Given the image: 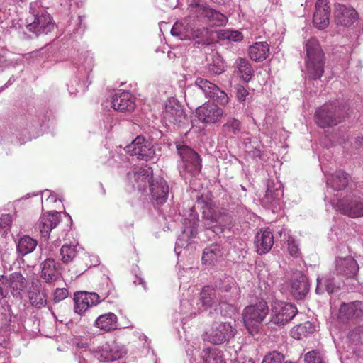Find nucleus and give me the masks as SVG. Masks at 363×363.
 I'll return each instance as SVG.
<instances>
[{
    "instance_id": "1",
    "label": "nucleus",
    "mask_w": 363,
    "mask_h": 363,
    "mask_svg": "<svg viewBox=\"0 0 363 363\" xmlns=\"http://www.w3.org/2000/svg\"><path fill=\"white\" fill-rule=\"evenodd\" d=\"M194 85L203 93L206 98L213 101L206 102L196 108V113L199 120L205 123L218 122L223 115V110L215 102L222 106L226 105L229 102L228 94L215 84L201 77L196 79Z\"/></svg>"
},
{
    "instance_id": "2",
    "label": "nucleus",
    "mask_w": 363,
    "mask_h": 363,
    "mask_svg": "<svg viewBox=\"0 0 363 363\" xmlns=\"http://www.w3.org/2000/svg\"><path fill=\"white\" fill-rule=\"evenodd\" d=\"M26 21L27 29L36 35L48 34L55 27L52 18L47 12V7L41 0L30 4L29 16Z\"/></svg>"
},
{
    "instance_id": "3",
    "label": "nucleus",
    "mask_w": 363,
    "mask_h": 363,
    "mask_svg": "<svg viewBox=\"0 0 363 363\" xmlns=\"http://www.w3.org/2000/svg\"><path fill=\"white\" fill-rule=\"evenodd\" d=\"M306 59L305 66L306 74L311 79H320L324 72L325 58L318 40L311 38L305 45Z\"/></svg>"
},
{
    "instance_id": "4",
    "label": "nucleus",
    "mask_w": 363,
    "mask_h": 363,
    "mask_svg": "<svg viewBox=\"0 0 363 363\" xmlns=\"http://www.w3.org/2000/svg\"><path fill=\"white\" fill-rule=\"evenodd\" d=\"M177 153L181 159L179 173L182 176L196 177L201 171V159L199 154L189 146L176 142Z\"/></svg>"
},
{
    "instance_id": "5",
    "label": "nucleus",
    "mask_w": 363,
    "mask_h": 363,
    "mask_svg": "<svg viewBox=\"0 0 363 363\" xmlns=\"http://www.w3.org/2000/svg\"><path fill=\"white\" fill-rule=\"evenodd\" d=\"M345 109L339 101L326 103L315 111V122L322 128L336 125L343 118Z\"/></svg>"
},
{
    "instance_id": "6",
    "label": "nucleus",
    "mask_w": 363,
    "mask_h": 363,
    "mask_svg": "<svg viewBox=\"0 0 363 363\" xmlns=\"http://www.w3.org/2000/svg\"><path fill=\"white\" fill-rule=\"evenodd\" d=\"M162 123L169 129L182 128L188 123L184 106L174 98L165 103L162 112Z\"/></svg>"
},
{
    "instance_id": "7",
    "label": "nucleus",
    "mask_w": 363,
    "mask_h": 363,
    "mask_svg": "<svg viewBox=\"0 0 363 363\" xmlns=\"http://www.w3.org/2000/svg\"><path fill=\"white\" fill-rule=\"evenodd\" d=\"M330 203L341 213L352 218L363 216V199L352 193L347 194L343 198L330 199Z\"/></svg>"
},
{
    "instance_id": "8",
    "label": "nucleus",
    "mask_w": 363,
    "mask_h": 363,
    "mask_svg": "<svg viewBox=\"0 0 363 363\" xmlns=\"http://www.w3.org/2000/svg\"><path fill=\"white\" fill-rule=\"evenodd\" d=\"M268 314V305L263 300L245 307L242 312V319L248 331L252 333L257 330Z\"/></svg>"
},
{
    "instance_id": "9",
    "label": "nucleus",
    "mask_w": 363,
    "mask_h": 363,
    "mask_svg": "<svg viewBox=\"0 0 363 363\" xmlns=\"http://www.w3.org/2000/svg\"><path fill=\"white\" fill-rule=\"evenodd\" d=\"M235 334V329L227 322H215L203 335V341L213 345H221L230 341Z\"/></svg>"
},
{
    "instance_id": "10",
    "label": "nucleus",
    "mask_w": 363,
    "mask_h": 363,
    "mask_svg": "<svg viewBox=\"0 0 363 363\" xmlns=\"http://www.w3.org/2000/svg\"><path fill=\"white\" fill-rule=\"evenodd\" d=\"M297 313L296 307L291 303L274 300L271 304L269 324L281 326L291 321Z\"/></svg>"
},
{
    "instance_id": "11",
    "label": "nucleus",
    "mask_w": 363,
    "mask_h": 363,
    "mask_svg": "<svg viewBox=\"0 0 363 363\" xmlns=\"http://www.w3.org/2000/svg\"><path fill=\"white\" fill-rule=\"evenodd\" d=\"M125 153L136 156L138 160L148 161L154 157L155 148L152 142L143 135H138L123 149Z\"/></svg>"
},
{
    "instance_id": "12",
    "label": "nucleus",
    "mask_w": 363,
    "mask_h": 363,
    "mask_svg": "<svg viewBox=\"0 0 363 363\" xmlns=\"http://www.w3.org/2000/svg\"><path fill=\"white\" fill-rule=\"evenodd\" d=\"M126 354L124 346L116 341L105 342L99 346L94 352V355L101 362H114Z\"/></svg>"
},
{
    "instance_id": "13",
    "label": "nucleus",
    "mask_w": 363,
    "mask_h": 363,
    "mask_svg": "<svg viewBox=\"0 0 363 363\" xmlns=\"http://www.w3.org/2000/svg\"><path fill=\"white\" fill-rule=\"evenodd\" d=\"M108 296V294L106 293H101L99 295L95 292L77 291L74 296V312L79 315H82L89 308L97 305Z\"/></svg>"
},
{
    "instance_id": "14",
    "label": "nucleus",
    "mask_w": 363,
    "mask_h": 363,
    "mask_svg": "<svg viewBox=\"0 0 363 363\" xmlns=\"http://www.w3.org/2000/svg\"><path fill=\"white\" fill-rule=\"evenodd\" d=\"M348 174L341 170L336 171L327 177V191L325 194V200H328L330 203V199L339 198L342 196V190L345 189L348 184Z\"/></svg>"
},
{
    "instance_id": "15",
    "label": "nucleus",
    "mask_w": 363,
    "mask_h": 363,
    "mask_svg": "<svg viewBox=\"0 0 363 363\" xmlns=\"http://www.w3.org/2000/svg\"><path fill=\"white\" fill-rule=\"evenodd\" d=\"M152 179V170L147 165L136 167L127 174V182L133 189L142 191L146 189Z\"/></svg>"
},
{
    "instance_id": "16",
    "label": "nucleus",
    "mask_w": 363,
    "mask_h": 363,
    "mask_svg": "<svg viewBox=\"0 0 363 363\" xmlns=\"http://www.w3.org/2000/svg\"><path fill=\"white\" fill-rule=\"evenodd\" d=\"M93 65L92 57L88 55L84 58L83 62H80V65L77 67V74L79 81L81 82L77 84L78 88L73 87L72 82L71 84L68 85V91L71 95L79 91L84 92L86 91L89 84L91 83V82L88 83V79L92 71Z\"/></svg>"
},
{
    "instance_id": "17",
    "label": "nucleus",
    "mask_w": 363,
    "mask_h": 363,
    "mask_svg": "<svg viewBox=\"0 0 363 363\" xmlns=\"http://www.w3.org/2000/svg\"><path fill=\"white\" fill-rule=\"evenodd\" d=\"M357 262L352 257H337L335 261V272L337 274L346 277L354 278L359 272Z\"/></svg>"
},
{
    "instance_id": "18",
    "label": "nucleus",
    "mask_w": 363,
    "mask_h": 363,
    "mask_svg": "<svg viewBox=\"0 0 363 363\" xmlns=\"http://www.w3.org/2000/svg\"><path fill=\"white\" fill-rule=\"evenodd\" d=\"M152 201L155 204L162 205L168 199L169 186L167 182L161 177H155L149 183Z\"/></svg>"
},
{
    "instance_id": "19",
    "label": "nucleus",
    "mask_w": 363,
    "mask_h": 363,
    "mask_svg": "<svg viewBox=\"0 0 363 363\" xmlns=\"http://www.w3.org/2000/svg\"><path fill=\"white\" fill-rule=\"evenodd\" d=\"M203 217L205 220L204 226L211 232L218 235L223 232V228L218 225L221 219V215L211 203H206L203 207Z\"/></svg>"
},
{
    "instance_id": "20",
    "label": "nucleus",
    "mask_w": 363,
    "mask_h": 363,
    "mask_svg": "<svg viewBox=\"0 0 363 363\" xmlns=\"http://www.w3.org/2000/svg\"><path fill=\"white\" fill-rule=\"evenodd\" d=\"M60 213L57 211L44 213L36 224L35 228L38 230L42 238L47 240L50 237L51 230L56 228L60 223Z\"/></svg>"
},
{
    "instance_id": "21",
    "label": "nucleus",
    "mask_w": 363,
    "mask_h": 363,
    "mask_svg": "<svg viewBox=\"0 0 363 363\" xmlns=\"http://www.w3.org/2000/svg\"><path fill=\"white\" fill-rule=\"evenodd\" d=\"M309 284L306 276L301 272L294 274L290 281V291L296 300L303 299L309 292Z\"/></svg>"
},
{
    "instance_id": "22",
    "label": "nucleus",
    "mask_w": 363,
    "mask_h": 363,
    "mask_svg": "<svg viewBox=\"0 0 363 363\" xmlns=\"http://www.w3.org/2000/svg\"><path fill=\"white\" fill-rule=\"evenodd\" d=\"M330 16V7L328 1L317 0L313 18L314 26L320 30L325 29L329 25Z\"/></svg>"
},
{
    "instance_id": "23",
    "label": "nucleus",
    "mask_w": 363,
    "mask_h": 363,
    "mask_svg": "<svg viewBox=\"0 0 363 363\" xmlns=\"http://www.w3.org/2000/svg\"><path fill=\"white\" fill-rule=\"evenodd\" d=\"M27 296L29 303L35 308L40 309L47 304L46 291L38 281L32 283L28 289Z\"/></svg>"
},
{
    "instance_id": "24",
    "label": "nucleus",
    "mask_w": 363,
    "mask_h": 363,
    "mask_svg": "<svg viewBox=\"0 0 363 363\" xmlns=\"http://www.w3.org/2000/svg\"><path fill=\"white\" fill-rule=\"evenodd\" d=\"M111 104L113 109L118 111L131 112L135 107L132 94L128 91H121V90L114 94Z\"/></svg>"
},
{
    "instance_id": "25",
    "label": "nucleus",
    "mask_w": 363,
    "mask_h": 363,
    "mask_svg": "<svg viewBox=\"0 0 363 363\" xmlns=\"http://www.w3.org/2000/svg\"><path fill=\"white\" fill-rule=\"evenodd\" d=\"M357 16L356 11L343 4H337L335 8V21L337 25L350 26L355 21Z\"/></svg>"
},
{
    "instance_id": "26",
    "label": "nucleus",
    "mask_w": 363,
    "mask_h": 363,
    "mask_svg": "<svg viewBox=\"0 0 363 363\" xmlns=\"http://www.w3.org/2000/svg\"><path fill=\"white\" fill-rule=\"evenodd\" d=\"M191 16L198 22L207 24L215 9L200 0H194L189 7Z\"/></svg>"
},
{
    "instance_id": "27",
    "label": "nucleus",
    "mask_w": 363,
    "mask_h": 363,
    "mask_svg": "<svg viewBox=\"0 0 363 363\" xmlns=\"http://www.w3.org/2000/svg\"><path fill=\"white\" fill-rule=\"evenodd\" d=\"M274 244V236L269 228L259 230L255 237L257 252L259 255L267 253Z\"/></svg>"
},
{
    "instance_id": "28",
    "label": "nucleus",
    "mask_w": 363,
    "mask_h": 363,
    "mask_svg": "<svg viewBox=\"0 0 363 363\" xmlns=\"http://www.w3.org/2000/svg\"><path fill=\"white\" fill-rule=\"evenodd\" d=\"M10 288V292L14 298H21L22 292L27 286L26 278L19 272L6 275Z\"/></svg>"
},
{
    "instance_id": "29",
    "label": "nucleus",
    "mask_w": 363,
    "mask_h": 363,
    "mask_svg": "<svg viewBox=\"0 0 363 363\" xmlns=\"http://www.w3.org/2000/svg\"><path fill=\"white\" fill-rule=\"evenodd\" d=\"M362 315V303L359 301L342 303L339 310L338 318L342 322L359 318Z\"/></svg>"
},
{
    "instance_id": "30",
    "label": "nucleus",
    "mask_w": 363,
    "mask_h": 363,
    "mask_svg": "<svg viewBox=\"0 0 363 363\" xmlns=\"http://www.w3.org/2000/svg\"><path fill=\"white\" fill-rule=\"evenodd\" d=\"M40 277L48 284H53L61 279V274L56 269L54 259L47 258L41 264Z\"/></svg>"
},
{
    "instance_id": "31",
    "label": "nucleus",
    "mask_w": 363,
    "mask_h": 363,
    "mask_svg": "<svg viewBox=\"0 0 363 363\" xmlns=\"http://www.w3.org/2000/svg\"><path fill=\"white\" fill-rule=\"evenodd\" d=\"M283 196V190L279 183L268 181L266 194L263 198V202L269 206H276Z\"/></svg>"
},
{
    "instance_id": "32",
    "label": "nucleus",
    "mask_w": 363,
    "mask_h": 363,
    "mask_svg": "<svg viewBox=\"0 0 363 363\" xmlns=\"http://www.w3.org/2000/svg\"><path fill=\"white\" fill-rule=\"evenodd\" d=\"M200 301L202 303V306L204 309L213 306V305L217 303H225L227 299L223 300L220 297L216 290V289L206 286L203 287V290L200 294Z\"/></svg>"
},
{
    "instance_id": "33",
    "label": "nucleus",
    "mask_w": 363,
    "mask_h": 363,
    "mask_svg": "<svg viewBox=\"0 0 363 363\" xmlns=\"http://www.w3.org/2000/svg\"><path fill=\"white\" fill-rule=\"evenodd\" d=\"M94 326L105 332L118 328V318L111 312L99 315L94 322Z\"/></svg>"
},
{
    "instance_id": "34",
    "label": "nucleus",
    "mask_w": 363,
    "mask_h": 363,
    "mask_svg": "<svg viewBox=\"0 0 363 363\" xmlns=\"http://www.w3.org/2000/svg\"><path fill=\"white\" fill-rule=\"evenodd\" d=\"M269 54V45L267 42H257L249 48V56L253 61L261 62Z\"/></svg>"
},
{
    "instance_id": "35",
    "label": "nucleus",
    "mask_w": 363,
    "mask_h": 363,
    "mask_svg": "<svg viewBox=\"0 0 363 363\" xmlns=\"http://www.w3.org/2000/svg\"><path fill=\"white\" fill-rule=\"evenodd\" d=\"M37 245L36 240L29 235H23L16 243V250L18 254L23 257L31 253L36 248Z\"/></svg>"
},
{
    "instance_id": "36",
    "label": "nucleus",
    "mask_w": 363,
    "mask_h": 363,
    "mask_svg": "<svg viewBox=\"0 0 363 363\" xmlns=\"http://www.w3.org/2000/svg\"><path fill=\"white\" fill-rule=\"evenodd\" d=\"M206 69L211 75H218L225 71L224 61L218 53L213 54L207 58Z\"/></svg>"
},
{
    "instance_id": "37",
    "label": "nucleus",
    "mask_w": 363,
    "mask_h": 363,
    "mask_svg": "<svg viewBox=\"0 0 363 363\" xmlns=\"http://www.w3.org/2000/svg\"><path fill=\"white\" fill-rule=\"evenodd\" d=\"M222 257L220 246L212 245L206 247L203 252L202 262L206 265H213Z\"/></svg>"
},
{
    "instance_id": "38",
    "label": "nucleus",
    "mask_w": 363,
    "mask_h": 363,
    "mask_svg": "<svg viewBox=\"0 0 363 363\" xmlns=\"http://www.w3.org/2000/svg\"><path fill=\"white\" fill-rule=\"evenodd\" d=\"M197 223L198 219H194L192 224L189 227H185L182 235L177 239L176 242V246L174 249L176 253H180V251H179V250L182 247H186L188 245V243L185 240V238H189V234L191 237L195 236L197 231Z\"/></svg>"
},
{
    "instance_id": "39",
    "label": "nucleus",
    "mask_w": 363,
    "mask_h": 363,
    "mask_svg": "<svg viewBox=\"0 0 363 363\" xmlns=\"http://www.w3.org/2000/svg\"><path fill=\"white\" fill-rule=\"evenodd\" d=\"M315 325L310 321H306L294 327L291 330V335L293 338L301 340L312 334L315 331Z\"/></svg>"
},
{
    "instance_id": "40",
    "label": "nucleus",
    "mask_w": 363,
    "mask_h": 363,
    "mask_svg": "<svg viewBox=\"0 0 363 363\" xmlns=\"http://www.w3.org/2000/svg\"><path fill=\"white\" fill-rule=\"evenodd\" d=\"M235 64L242 79L245 82H249L254 73V70L249 61L244 58H238Z\"/></svg>"
},
{
    "instance_id": "41",
    "label": "nucleus",
    "mask_w": 363,
    "mask_h": 363,
    "mask_svg": "<svg viewBox=\"0 0 363 363\" xmlns=\"http://www.w3.org/2000/svg\"><path fill=\"white\" fill-rule=\"evenodd\" d=\"M191 25L185 20L184 23L176 22L171 30L173 36L179 37L181 40H188L190 36V28Z\"/></svg>"
},
{
    "instance_id": "42",
    "label": "nucleus",
    "mask_w": 363,
    "mask_h": 363,
    "mask_svg": "<svg viewBox=\"0 0 363 363\" xmlns=\"http://www.w3.org/2000/svg\"><path fill=\"white\" fill-rule=\"evenodd\" d=\"M202 357L204 363H223L222 352L217 348H204Z\"/></svg>"
},
{
    "instance_id": "43",
    "label": "nucleus",
    "mask_w": 363,
    "mask_h": 363,
    "mask_svg": "<svg viewBox=\"0 0 363 363\" xmlns=\"http://www.w3.org/2000/svg\"><path fill=\"white\" fill-rule=\"evenodd\" d=\"M197 40L198 43L208 44V29L205 26L196 27L192 26L190 28V36L189 40Z\"/></svg>"
},
{
    "instance_id": "44",
    "label": "nucleus",
    "mask_w": 363,
    "mask_h": 363,
    "mask_svg": "<svg viewBox=\"0 0 363 363\" xmlns=\"http://www.w3.org/2000/svg\"><path fill=\"white\" fill-rule=\"evenodd\" d=\"M216 290L220 297H221L223 300L227 299V302H229L230 300L229 298L228 295H222L223 293H230L231 290L236 291V287L233 281L230 280L228 278H225L223 281H220V283L216 286Z\"/></svg>"
},
{
    "instance_id": "45",
    "label": "nucleus",
    "mask_w": 363,
    "mask_h": 363,
    "mask_svg": "<svg viewBox=\"0 0 363 363\" xmlns=\"http://www.w3.org/2000/svg\"><path fill=\"white\" fill-rule=\"evenodd\" d=\"M77 246L74 244H65L60 249L61 260L63 263L71 262L77 256Z\"/></svg>"
},
{
    "instance_id": "46",
    "label": "nucleus",
    "mask_w": 363,
    "mask_h": 363,
    "mask_svg": "<svg viewBox=\"0 0 363 363\" xmlns=\"http://www.w3.org/2000/svg\"><path fill=\"white\" fill-rule=\"evenodd\" d=\"M12 322L11 308L9 305L1 307L0 311V330H7Z\"/></svg>"
},
{
    "instance_id": "47",
    "label": "nucleus",
    "mask_w": 363,
    "mask_h": 363,
    "mask_svg": "<svg viewBox=\"0 0 363 363\" xmlns=\"http://www.w3.org/2000/svg\"><path fill=\"white\" fill-rule=\"evenodd\" d=\"M335 288V283L333 280L330 279H326L324 277L317 278V286L315 289V292L318 294H322L325 291L331 294L333 292Z\"/></svg>"
},
{
    "instance_id": "48",
    "label": "nucleus",
    "mask_w": 363,
    "mask_h": 363,
    "mask_svg": "<svg viewBox=\"0 0 363 363\" xmlns=\"http://www.w3.org/2000/svg\"><path fill=\"white\" fill-rule=\"evenodd\" d=\"M223 131L226 133H233L237 135L241 130V123L239 120L230 117L227 118L223 125Z\"/></svg>"
},
{
    "instance_id": "49",
    "label": "nucleus",
    "mask_w": 363,
    "mask_h": 363,
    "mask_svg": "<svg viewBox=\"0 0 363 363\" xmlns=\"http://www.w3.org/2000/svg\"><path fill=\"white\" fill-rule=\"evenodd\" d=\"M220 39L228 40L230 41L239 42L243 39V35L238 30H223L218 33Z\"/></svg>"
},
{
    "instance_id": "50",
    "label": "nucleus",
    "mask_w": 363,
    "mask_h": 363,
    "mask_svg": "<svg viewBox=\"0 0 363 363\" xmlns=\"http://www.w3.org/2000/svg\"><path fill=\"white\" fill-rule=\"evenodd\" d=\"M304 362L305 363H324V355L320 351L313 350L305 354Z\"/></svg>"
},
{
    "instance_id": "51",
    "label": "nucleus",
    "mask_w": 363,
    "mask_h": 363,
    "mask_svg": "<svg viewBox=\"0 0 363 363\" xmlns=\"http://www.w3.org/2000/svg\"><path fill=\"white\" fill-rule=\"evenodd\" d=\"M6 275H0V303L7 301L9 298L10 288Z\"/></svg>"
},
{
    "instance_id": "52",
    "label": "nucleus",
    "mask_w": 363,
    "mask_h": 363,
    "mask_svg": "<svg viewBox=\"0 0 363 363\" xmlns=\"http://www.w3.org/2000/svg\"><path fill=\"white\" fill-rule=\"evenodd\" d=\"M228 21V18L220 12L214 10L207 24L213 26H222L225 25Z\"/></svg>"
},
{
    "instance_id": "53",
    "label": "nucleus",
    "mask_w": 363,
    "mask_h": 363,
    "mask_svg": "<svg viewBox=\"0 0 363 363\" xmlns=\"http://www.w3.org/2000/svg\"><path fill=\"white\" fill-rule=\"evenodd\" d=\"M201 310L199 308L198 311H196L193 306L191 302H190L187 299H183L181 301V305H180V313L183 315H186V317H194L195 316L197 313Z\"/></svg>"
},
{
    "instance_id": "54",
    "label": "nucleus",
    "mask_w": 363,
    "mask_h": 363,
    "mask_svg": "<svg viewBox=\"0 0 363 363\" xmlns=\"http://www.w3.org/2000/svg\"><path fill=\"white\" fill-rule=\"evenodd\" d=\"M284 356L277 351H273L267 354L262 363H283Z\"/></svg>"
},
{
    "instance_id": "55",
    "label": "nucleus",
    "mask_w": 363,
    "mask_h": 363,
    "mask_svg": "<svg viewBox=\"0 0 363 363\" xmlns=\"http://www.w3.org/2000/svg\"><path fill=\"white\" fill-rule=\"evenodd\" d=\"M52 299L55 303H59L69 296V291L66 288H56L52 294Z\"/></svg>"
},
{
    "instance_id": "56",
    "label": "nucleus",
    "mask_w": 363,
    "mask_h": 363,
    "mask_svg": "<svg viewBox=\"0 0 363 363\" xmlns=\"http://www.w3.org/2000/svg\"><path fill=\"white\" fill-rule=\"evenodd\" d=\"M13 218L12 216L9 213H3L0 216V230H4L6 231L9 230Z\"/></svg>"
},
{
    "instance_id": "57",
    "label": "nucleus",
    "mask_w": 363,
    "mask_h": 363,
    "mask_svg": "<svg viewBox=\"0 0 363 363\" xmlns=\"http://www.w3.org/2000/svg\"><path fill=\"white\" fill-rule=\"evenodd\" d=\"M1 260L4 273H6V272L11 271L12 269L11 263L14 260V258L11 259L10 257V254L5 251L4 252L1 253Z\"/></svg>"
},
{
    "instance_id": "58",
    "label": "nucleus",
    "mask_w": 363,
    "mask_h": 363,
    "mask_svg": "<svg viewBox=\"0 0 363 363\" xmlns=\"http://www.w3.org/2000/svg\"><path fill=\"white\" fill-rule=\"evenodd\" d=\"M288 248L290 255L294 257H297L299 255V248L296 240L289 237L288 239Z\"/></svg>"
},
{
    "instance_id": "59",
    "label": "nucleus",
    "mask_w": 363,
    "mask_h": 363,
    "mask_svg": "<svg viewBox=\"0 0 363 363\" xmlns=\"http://www.w3.org/2000/svg\"><path fill=\"white\" fill-rule=\"evenodd\" d=\"M38 125H35L33 124L26 123V127H23V132L28 135V139L30 140L32 138H35L38 136V133L36 130H38Z\"/></svg>"
},
{
    "instance_id": "60",
    "label": "nucleus",
    "mask_w": 363,
    "mask_h": 363,
    "mask_svg": "<svg viewBox=\"0 0 363 363\" xmlns=\"http://www.w3.org/2000/svg\"><path fill=\"white\" fill-rule=\"evenodd\" d=\"M248 95V91L243 86L239 85L237 86L236 97L240 102H244Z\"/></svg>"
},
{
    "instance_id": "61",
    "label": "nucleus",
    "mask_w": 363,
    "mask_h": 363,
    "mask_svg": "<svg viewBox=\"0 0 363 363\" xmlns=\"http://www.w3.org/2000/svg\"><path fill=\"white\" fill-rule=\"evenodd\" d=\"M43 197H46L45 202H51V203H55L57 201V198L55 194H54L50 190H45L43 192L41 200H43Z\"/></svg>"
},
{
    "instance_id": "62",
    "label": "nucleus",
    "mask_w": 363,
    "mask_h": 363,
    "mask_svg": "<svg viewBox=\"0 0 363 363\" xmlns=\"http://www.w3.org/2000/svg\"><path fill=\"white\" fill-rule=\"evenodd\" d=\"M12 62L7 58L6 56V52L3 55H0V71L3 70L5 67H8L11 66Z\"/></svg>"
},
{
    "instance_id": "63",
    "label": "nucleus",
    "mask_w": 363,
    "mask_h": 363,
    "mask_svg": "<svg viewBox=\"0 0 363 363\" xmlns=\"http://www.w3.org/2000/svg\"><path fill=\"white\" fill-rule=\"evenodd\" d=\"M259 267H260V266L257 267V277L259 280L265 282L266 281L265 278H266V276L267 275V270L265 269L259 270Z\"/></svg>"
},
{
    "instance_id": "64",
    "label": "nucleus",
    "mask_w": 363,
    "mask_h": 363,
    "mask_svg": "<svg viewBox=\"0 0 363 363\" xmlns=\"http://www.w3.org/2000/svg\"><path fill=\"white\" fill-rule=\"evenodd\" d=\"M234 363H255L250 358H242L238 357L234 361Z\"/></svg>"
}]
</instances>
